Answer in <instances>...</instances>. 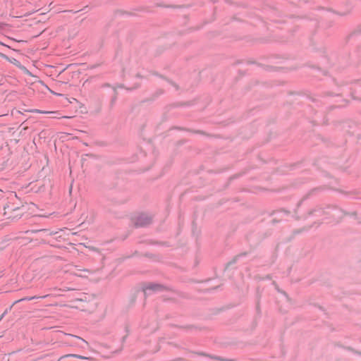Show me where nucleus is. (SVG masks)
Segmentation results:
<instances>
[{"label":"nucleus","mask_w":361,"mask_h":361,"mask_svg":"<svg viewBox=\"0 0 361 361\" xmlns=\"http://www.w3.org/2000/svg\"><path fill=\"white\" fill-rule=\"evenodd\" d=\"M34 111L37 112V113H39V114H52L53 115L52 117L55 118H60L66 117V116H61V114H59V111H40L38 109H35Z\"/></svg>","instance_id":"f257e3e1"},{"label":"nucleus","mask_w":361,"mask_h":361,"mask_svg":"<svg viewBox=\"0 0 361 361\" xmlns=\"http://www.w3.org/2000/svg\"><path fill=\"white\" fill-rule=\"evenodd\" d=\"M149 221H150V219L148 217L142 216L137 220V221L136 222V224L138 226H145V225H147V224H149Z\"/></svg>","instance_id":"f03ea898"},{"label":"nucleus","mask_w":361,"mask_h":361,"mask_svg":"<svg viewBox=\"0 0 361 361\" xmlns=\"http://www.w3.org/2000/svg\"><path fill=\"white\" fill-rule=\"evenodd\" d=\"M159 288V286L157 285V284H152V285H149L145 289V293H147L148 290H157Z\"/></svg>","instance_id":"7ed1b4c3"},{"label":"nucleus","mask_w":361,"mask_h":361,"mask_svg":"<svg viewBox=\"0 0 361 361\" xmlns=\"http://www.w3.org/2000/svg\"><path fill=\"white\" fill-rule=\"evenodd\" d=\"M80 271H81V273L79 274L75 272V274L81 277H86V273L89 272L88 270H80Z\"/></svg>","instance_id":"20e7f679"},{"label":"nucleus","mask_w":361,"mask_h":361,"mask_svg":"<svg viewBox=\"0 0 361 361\" xmlns=\"http://www.w3.org/2000/svg\"><path fill=\"white\" fill-rule=\"evenodd\" d=\"M4 314H3L1 317H0V321L2 319V318L4 317Z\"/></svg>","instance_id":"39448f33"}]
</instances>
